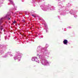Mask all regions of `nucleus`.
Masks as SVG:
<instances>
[{
    "instance_id": "nucleus-1",
    "label": "nucleus",
    "mask_w": 78,
    "mask_h": 78,
    "mask_svg": "<svg viewBox=\"0 0 78 78\" xmlns=\"http://www.w3.org/2000/svg\"><path fill=\"white\" fill-rule=\"evenodd\" d=\"M68 41L67 40H65L63 41V44L66 45L67 44Z\"/></svg>"
},
{
    "instance_id": "nucleus-2",
    "label": "nucleus",
    "mask_w": 78,
    "mask_h": 78,
    "mask_svg": "<svg viewBox=\"0 0 78 78\" xmlns=\"http://www.w3.org/2000/svg\"><path fill=\"white\" fill-rule=\"evenodd\" d=\"M0 29H1V30L2 31V30H3V31H4V30L3 29V28L2 27H1Z\"/></svg>"
},
{
    "instance_id": "nucleus-3",
    "label": "nucleus",
    "mask_w": 78,
    "mask_h": 78,
    "mask_svg": "<svg viewBox=\"0 0 78 78\" xmlns=\"http://www.w3.org/2000/svg\"><path fill=\"white\" fill-rule=\"evenodd\" d=\"M22 22H23V23H25V20H22Z\"/></svg>"
},
{
    "instance_id": "nucleus-4",
    "label": "nucleus",
    "mask_w": 78,
    "mask_h": 78,
    "mask_svg": "<svg viewBox=\"0 0 78 78\" xmlns=\"http://www.w3.org/2000/svg\"><path fill=\"white\" fill-rule=\"evenodd\" d=\"M16 23V21H14V22H13V23Z\"/></svg>"
},
{
    "instance_id": "nucleus-5",
    "label": "nucleus",
    "mask_w": 78,
    "mask_h": 78,
    "mask_svg": "<svg viewBox=\"0 0 78 78\" xmlns=\"http://www.w3.org/2000/svg\"><path fill=\"white\" fill-rule=\"evenodd\" d=\"M32 16L34 17H35V16L34 15H32Z\"/></svg>"
},
{
    "instance_id": "nucleus-6",
    "label": "nucleus",
    "mask_w": 78,
    "mask_h": 78,
    "mask_svg": "<svg viewBox=\"0 0 78 78\" xmlns=\"http://www.w3.org/2000/svg\"><path fill=\"white\" fill-rule=\"evenodd\" d=\"M10 20V18H9V19H8V20Z\"/></svg>"
},
{
    "instance_id": "nucleus-7",
    "label": "nucleus",
    "mask_w": 78,
    "mask_h": 78,
    "mask_svg": "<svg viewBox=\"0 0 78 78\" xmlns=\"http://www.w3.org/2000/svg\"><path fill=\"white\" fill-rule=\"evenodd\" d=\"M32 60H33V58H32Z\"/></svg>"
}]
</instances>
